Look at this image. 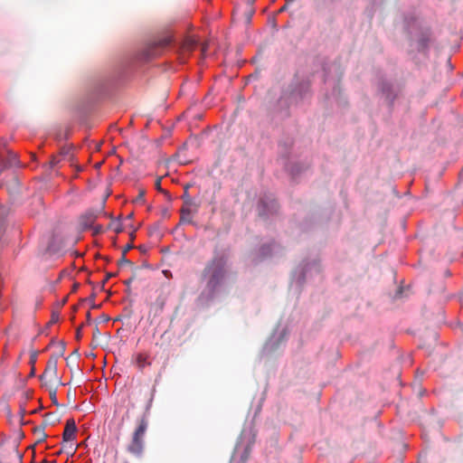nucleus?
Masks as SVG:
<instances>
[{
  "mask_svg": "<svg viewBox=\"0 0 463 463\" xmlns=\"http://www.w3.org/2000/svg\"><path fill=\"white\" fill-rule=\"evenodd\" d=\"M133 244L129 243L125 246V248L122 250V254H127V252L133 248Z\"/></svg>",
  "mask_w": 463,
  "mask_h": 463,
  "instance_id": "nucleus-19",
  "label": "nucleus"
},
{
  "mask_svg": "<svg viewBox=\"0 0 463 463\" xmlns=\"http://www.w3.org/2000/svg\"><path fill=\"white\" fill-rule=\"evenodd\" d=\"M188 190H189V185L187 184V185H185V186H184V192H185V191H187V192H188Z\"/></svg>",
  "mask_w": 463,
  "mask_h": 463,
  "instance_id": "nucleus-32",
  "label": "nucleus"
},
{
  "mask_svg": "<svg viewBox=\"0 0 463 463\" xmlns=\"http://www.w3.org/2000/svg\"><path fill=\"white\" fill-rule=\"evenodd\" d=\"M205 51H206V45H203V46L202 47V52H205Z\"/></svg>",
  "mask_w": 463,
  "mask_h": 463,
  "instance_id": "nucleus-30",
  "label": "nucleus"
},
{
  "mask_svg": "<svg viewBox=\"0 0 463 463\" xmlns=\"http://www.w3.org/2000/svg\"><path fill=\"white\" fill-rule=\"evenodd\" d=\"M90 313H88V314H87V318H88V319H90Z\"/></svg>",
  "mask_w": 463,
  "mask_h": 463,
  "instance_id": "nucleus-36",
  "label": "nucleus"
},
{
  "mask_svg": "<svg viewBox=\"0 0 463 463\" xmlns=\"http://www.w3.org/2000/svg\"><path fill=\"white\" fill-rule=\"evenodd\" d=\"M52 416H53V414H52V413L46 414V416H45V420H49V418H51V417H52Z\"/></svg>",
  "mask_w": 463,
  "mask_h": 463,
  "instance_id": "nucleus-29",
  "label": "nucleus"
},
{
  "mask_svg": "<svg viewBox=\"0 0 463 463\" xmlns=\"http://www.w3.org/2000/svg\"><path fill=\"white\" fill-rule=\"evenodd\" d=\"M64 350H65V345L63 343H61L60 344V350L58 351L57 354H53V355H57V360L59 359V357L63 355Z\"/></svg>",
  "mask_w": 463,
  "mask_h": 463,
  "instance_id": "nucleus-17",
  "label": "nucleus"
},
{
  "mask_svg": "<svg viewBox=\"0 0 463 463\" xmlns=\"http://www.w3.org/2000/svg\"><path fill=\"white\" fill-rule=\"evenodd\" d=\"M133 280H134V277H132V278H130L129 279L126 280V281H125V284H126L127 286H129Z\"/></svg>",
  "mask_w": 463,
  "mask_h": 463,
  "instance_id": "nucleus-28",
  "label": "nucleus"
},
{
  "mask_svg": "<svg viewBox=\"0 0 463 463\" xmlns=\"http://www.w3.org/2000/svg\"><path fill=\"white\" fill-rule=\"evenodd\" d=\"M81 337V326L78 327L76 330V338L79 340Z\"/></svg>",
  "mask_w": 463,
  "mask_h": 463,
  "instance_id": "nucleus-24",
  "label": "nucleus"
},
{
  "mask_svg": "<svg viewBox=\"0 0 463 463\" xmlns=\"http://www.w3.org/2000/svg\"><path fill=\"white\" fill-rule=\"evenodd\" d=\"M20 161L17 154L8 150L5 154L0 153V175L10 168L18 167Z\"/></svg>",
  "mask_w": 463,
  "mask_h": 463,
  "instance_id": "nucleus-5",
  "label": "nucleus"
},
{
  "mask_svg": "<svg viewBox=\"0 0 463 463\" xmlns=\"http://www.w3.org/2000/svg\"><path fill=\"white\" fill-rule=\"evenodd\" d=\"M250 4H253L255 2V0H250Z\"/></svg>",
  "mask_w": 463,
  "mask_h": 463,
  "instance_id": "nucleus-38",
  "label": "nucleus"
},
{
  "mask_svg": "<svg viewBox=\"0 0 463 463\" xmlns=\"http://www.w3.org/2000/svg\"><path fill=\"white\" fill-rule=\"evenodd\" d=\"M291 2V0H288L286 4L279 10V13H282L287 10L288 5Z\"/></svg>",
  "mask_w": 463,
  "mask_h": 463,
  "instance_id": "nucleus-20",
  "label": "nucleus"
},
{
  "mask_svg": "<svg viewBox=\"0 0 463 463\" xmlns=\"http://www.w3.org/2000/svg\"><path fill=\"white\" fill-rule=\"evenodd\" d=\"M148 428V420L143 415L138 420L135 430L132 433L131 440L127 450L135 457H141L145 448V435Z\"/></svg>",
  "mask_w": 463,
  "mask_h": 463,
  "instance_id": "nucleus-2",
  "label": "nucleus"
},
{
  "mask_svg": "<svg viewBox=\"0 0 463 463\" xmlns=\"http://www.w3.org/2000/svg\"><path fill=\"white\" fill-rule=\"evenodd\" d=\"M76 447H74L73 444L69 442H63L62 449L58 452V454H61L62 451L66 452L69 456H73L76 452Z\"/></svg>",
  "mask_w": 463,
  "mask_h": 463,
  "instance_id": "nucleus-11",
  "label": "nucleus"
},
{
  "mask_svg": "<svg viewBox=\"0 0 463 463\" xmlns=\"http://www.w3.org/2000/svg\"><path fill=\"white\" fill-rule=\"evenodd\" d=\"M50 396H51L53 403L58 405V402H57V400H56V389L55 388L53 390L50 391Z\"/></svg>",
  "mask_w": 463,
  "mask_h": 463,
  "instance_id": "nucleus-18",
  "label": "nucleus"
},
{
  "mask_svg": "<svg viewBox=\"0 0 463 463\" xmlns=\"http://www.w3.org/2000/svg\"><path fill=\"white\" fill-rule=\"evenodd\" d=\"M100 231H101V227H100V226L96 228V232H100Z\"/></svg>",
  "mask_w": 463,
  "mask_h": 463,
  "instance_id": "nucleus-33",
  "label": "nucleus"
},
{
  "mask_svg": "<svg viewBox=\"0 0 463 463\" xmlns=\"http://www.w3.org/2000/svg\"><path fill=\"white\" fill-rule=\"evenodd\" d=\"M58 319H59L58 315H54V314H53V315H52V319H51L50 323H56V322L58 321Z\"/></svg>",
  "mask_w": 463,
  "mask_h": 463,
  "instance_id": "nucleus-25",
  "label": "nucleus"
},
{
  "mask_svg": "<svg viewBox=\"0 0 463 463\" xmlns=\"http://www.w3.org/2000/svg\"><path fill=\"white\" fill-rule=\"evenodd\" d=\"M114 276H115V274H114V273H108V274H107V276H106V279H105L104 282H106L109 279H110V278H112V277H114Z\"/></svg>",
  "mask_w": 463,
  "mask_h": 463,
  "instance_id": "nucleus-27",
  "label": "nucleus"
},
{
  "mask_svg": "<svg viewBox=\"0 0 463 463\" xmlns=\"http://www.w3.org/2000/svg\"><path fill=\"white\" fill-rule=\"evenodd\" d=\"M37 353H33L32 355H31V359H30V362L32 364H34L35 361H36V358H37Z\"/></svg>",
  "mask_w": 463,
  "mask_h": 463,
  "instance_id": "nucleus-23",
  "label": "nucleus"
},
{
  "mask_svg": "<svg viewBox=\"0 0 463 463\" xmlns=\"http://www.w3.org/2000/svg\"><path fill=\"white\" fill-rule=\"evenodd\" d=\"M73 354L79 355L78 351H77V350H75V351L73 352Z\"/></svg>",
  "mask_w": 463,
  "mask_h": 463,
  "instance_id": "nucleus-35",
  "label": "nucleus"
},
{
  "mask_svg": "<svg viewBox=\"0 0 463 463\" xmlns=\"http://www.w3.org/2000/svg\"><path fill=\"white\" fill-rule=\"evenodd\" d=\"M156 295V300L149 304V317H156L160 316L165 308L168 294L162 287H157L155 289Z\"/></svg>",
  "mask_w": 463,
  "mask_h": 463,
  "instance_id": "nucleus-4",
  "label": "nucleus"
},
{
  "mask_svg": "<svg viewBox=\"0 0 463 463\" xmlns=\"http://www.w3.org/2000/svg\"><path fill=\"white\" fill-rule=\"evenodd\" d=\"M99 335V330L98 326H96L93 331V337H98Z\"/></svg>",
  "mask_w": 463,
  "mask_h": 463,
  "instance_id": "nucleus-26",
  "label": "nucleus"
},
{
  "mask_svg": "<svg viewBox=\"0 0 463 463\" xmlns=\"http://www.w3.org/2000/svg\"><path fill=\"white\" fill-rule=\"evenodd\" d=\"M430 42L431 35L430 33H423L419 40V45L422 50H426L429 47V43Z\"/></svg>",
  "mask_w": 463,
  "mask_h": 463,
  "instance_id": "nucleus-10",
  "label": "nucleus"
},
{
  "mask_svg": "<svg viewBox=\"0 0 463 463\" xmlns=\"http://www.w3.org/2000/svg\"><path fill=\"white\" fill-rule=\"evenodd\" d=\"M30 374H31V375H33V374H34V369H33V368L32 369V372H30Z\"/></svg>",
  "mask_w": 463,
  "mask_h": 463,
  "instance_id": "nucleus-34",
  "label": "nucleus"
},
{
  "mask_svg": "<svg viewBox=\"0 0 463 463\" xmlns=\"http://www.w3.org/2000/svg\"><path fill=\"white\" fill-rule=\"evenodd\" d=\"M97 217L98 213L95 211H87L80 217V225L82 229H89L93 225Z\"/></svg>",
  "mask_w": 463,
  "mask_h": 463,
  "instance_id": "nucleus-9",
  "label": "nucleus"
},
{
  "mask_svg": "<svg viewBox=\"0 0 463 463\" xmlns=\"http://www.w3.org/2000/svg\"><path fill=\"white\" fill-rule=\"evenodd\" d=\"M122 463H130V462L128 460H124Z\"/></svg>",
  "mask_w": 463,
  "mask_h": 463,
  "instance_id": "nucleus-37",
  "label": "nucleus"
},
{
  "mask_svg": "<svg viewBox=\"0 0 463 463\" xmlns=\"http://www.w3.org/2000/svg\"><path fill=\"white\" fill-rule=\"evenodd\" d=\"M77 427L73 419L66 421V426L62 434L63 442H69L75 439Z\"/></svg>",
  "mask_w": 463,
  "mask_h": 463,
  "instance_id": "nucleus-8",
  "label": "nucleus"
},
{
  "mask_svg": "<svg viewBox=\"0 0 463 463\" xmlns=\"http://www.w3.org/2000/svg\"><path fill=\"white\" fill-rule=\"evenodd\" d=\"M118 264L119 266H122V265H130V266H132L133 265V263L129 260H128L126 258L125 254L121 255V258L118 260Z\"/></svg>",
  "mask_w": 463,
  "mask_h": 463,
  "instance_id": "nucleus-15",
  "label": "nucleus"
},
{
  "mask_svg": "<svg viewBox=\"0 0 463 463\" xmlns=\"http://www.w3.org/2000/svg\"><path fill=\"white\" fill-rule=\"evenodd\" d=\"M144 200H145V190L140 189L138 192V194L135 198L134 202L137 203H143Z\"/></svg>",
  "mask_w": 463,
  "mask_h": 463,
  "instance_id": "nucleus-14",
  "label": "nucleus"
},
{
  "mask_svg": "<svg viewBox=\"0 0 463 463\" xmlns=\"http://www.w3.org/2000/svg\"><path fill=\"white\" fill-rule=\"evenodd\" d=\"M132 363L137 367L138 371L143 373L144 369L152 364L147 353L140 352L132 356Z\"/></svg>",
  "mask_w": 463,
  "mask_h": 463,
  "instance_id": "nucleus-7",
  "label": "nucleus"
},
{
  "mask_svg": "<svg viewBox=\"0 0 463 463\" xmlns=\"http://www.w3.org/2000/svg\"><path fill=\"white\" fill-rule=\"evenodd\" d=\"M155 186H156V190H157V191H159V192H161V193H164V194H165L169 195V194H168V193H166L165 190H163V189L161 188V177H159V178H157V179H156V184H155Z\"/></svg>",
  "mask_w": 463,
  "mask_h": 463,
  "instance_id": "nucleus-16",
  "label": "nucleus"
},
{
  "mask_svg": "<svg viewBox=\"0 0 463 463\" xmlns=\"http://www.w3.org/2000/svg\"><path fill=\"white\" fill-rule=\"evenodd\" d=\"M109 226L116 233H120L123 231V226L119 220L112 221Z\"/></svg>",
  "mask_w": 463,
  "mask_h": 463,
  "instance_id": "nucleus-12",
  "label": "nucleus"
},
{
  "mask_svg": "<svg viewBox=\"0 0 463 463\" xmlns=\"http://www.w3.org/2000/svg\"><path fill=\"white\" fill-rule=\"evenodd\" d=\"M57 355H51L49 358L46 368L41 375V381L46 386H52L54 383H60L57 373Z\"/></svg>",
  "mask_w": 463,
  "mask_h": 463,
  "instance_id": "nucleus-3",
  "label": "nucleus"
},
{
  "mask_svg": "<svg viewBox=\"0 0 463 463\" xmlns=\"http://www.w3.org/2000/svg\"><path fill=\"white\" fill-rule=\"evenodd\" d=\"M226 274L227 258L224 255L214 256L206 263L202 272L205 287L200 297L207 300L212 299L222 286Z\"/></svg>",
  "mask_w": 463,
  "mask_h": 463,
  "instance_id": "nucleus-1",
  "label": "nucleus"
},
{
  "mask_svg": "<svg viewBox=\"0 0 463 463\" xmlns=\"http://www.w3.org/2000/svg\"><path fill=\"white\" fill-rule=\"evenodd\" d=\"M14 449L16 452H18V451H17V449H16V447H14ZM17 456H18L20 458H22V455H21V454H19V453H17Z\"/></svg>",
  "mask_w": 463,
  "mask_h": 463,
  "instance_id": "nucleus-31",
  "label": "nucleus"
},
{
  "mask_svg": "<svg viewBox=\"0 0 463 463\" xmlns=\"http://www.w3.org/2000/svg\"><path fill=\"white\" fill-rule=\"evenodd\" d=\"M181 222H191L190 215H188V214H184V219H183V215H182V216H181Z\"/></svg>",
  "mask_w": 463,
  "mask_h": 463,
  "instance_id": "nucleus-22",
  "label": "nucleus"
},
{
  "mask_svg": "<svg viewBox=\"0 0 463 463\" xmlns=\"http://www.w3.org/2000/svg\"><path fill=\"white\" fill-rule=\"evenodd\" d=\"M182 199L184 201V205L181 209V214H183V216L184 214H188V215H191L193 213H195L197 212L198 208H199V204L196 203L193 199L192 197L190 196V194H188L187 191H185L182 196Z\"/></svg>",
  "mask_w": 463,
  "mask_h": 463,
  "instance_id": "nucleus-6",
  "label": "nucleus"
},
{
  "mask_svg": "<svg viewBox=\"0 0 463 463\" xmlns=\"http://www.w3.org/2000/svg\"><path fill=\"white\" fill-rule=\"evenodd\" d=\"M60 158L58 156H52L50 162L48 163L50 169H54L58 164L60 163Z\"/></svg>",
  "mask_w": 463,
  "mask_h": 463,
  "instance_id": "nucleus-13",
  "label": "nucleus"
},
{
  "mask_svg": "<svg viewBox=\"0 0 463 463\" xmlns=\"http://www.w3.org/2000/svg\"><path fill=\"white\" fill-rule=\"evenodd\" d=\"M70 152V149L69 148H66V147H63L61 149L60 151V155L61 156H67Z\"/></svg>",
  "mask_w": 463,
  "mask_h": 463,
  "instance_id": "nucleus-21",
  "label": "nucleus"
}]
</instances>
